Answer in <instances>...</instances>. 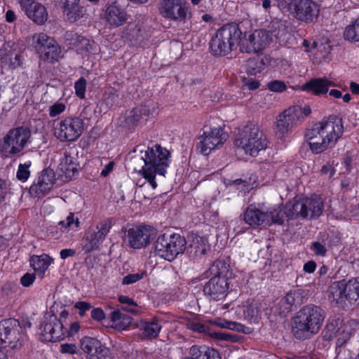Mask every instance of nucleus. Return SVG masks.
<instances>
[{
	"instance_id": "f3484780",
	"label": "nucleus",
	"mask_w": 359,
	"mask_h": 359,
	"mask_svg": "<svg viewBox=\"0 0 359 359\" xmlns=\"http://www.w3.org/2000/svg\"><path fill=\"white\" fill-rule=\"evenodd\" d=\"M58 306V304H54L44 316L40 327L41 336L43 341H57L64 337L62 323L57 318L55 313Z\"/></svg>"
},
{
	"instance_id": "09e8293b",
	"label": "nucleus",
	"mask_w": 359,
	"mask_h": 359,
	"mask_svg": "<svg viewBox=\"0 0 359 359\" xmlns=\"http://www.w3.org/2000/svg\"><path fill=\"white\" fill-rule=\"evenodd\" d=\"M66 109V104L64 102L57 101L48 107V114L50 117H55Z\"/></svg>"
},
{
	"instance_id": "473e14b6",
	"label": "nucleus",
	"mask_w": 359,
	"mask_h": 359,
	"mask_svg": "<svg viewBox=\"0 0 359 359\" xmlns=\"http://www.w3.org/2000/svg\"><path fill=\"white\" fill-rule=\"evenodd\" d=\"M69 39L71 41L70 44L72 48H74L76 51L80 54L89 53L93 48V42L83 36L77 35L76 34H71V38Z\"/></svg>"
},
{
	"instance_id": "6e6d98bb",
	"label": "nucleus",
	"mask_w": 359,
	"mask_h": 359,
	"mask_svg": "<svg viewBox=\"0 0 359 359\" xmlns=\"http://www.w3.org/2000/svg\"><path fill=\"white\" fill-rule=\"evenodd\" d=\"M36 279V275L34 273H26L20 278V283L23 287L31 286Z\"/></svg>"
},
{
	"instance_id": "9d476101",
	"label": "nucleus",
	"mask_w": 359,
	"mask_h": 359,
	"mask_svg": "<svg viewBox=\"0 0 359 359\" xmlns=\"http://www.w3.org/2000/svg\"><path fill=\"white\" fill-rule=\"evenodd\" d=\"M185 239L178 233L159 236L154 243V252L161 258L172 262L186 249Z\"/></svg>"
},
{
	"instance_id": "58836bf2",
	"label": "nucleus",
	"mask_w": 359,
	"mask_h": 359,
	"mask_svg": "<svg viewBox=\"0 0 359 359\" xmlns=\"http://www.w3.org/2000/svg\"><path fill=\"white\" fill-rule=\"evenodd\" d=\"M300 293L297 291H290L280 300L281 306L284 307L283 312H288L293 305L299 302Z\"/></svg>"
},
{
	"instance_id": "7c9ffc66",
	"label": "nucleus",
	"mask_w": 359,
	"mask_h": 359,
	"mask_svg": "<svg viewBox=\"0 0 359 359\" xmlns=\"http://www.w3.org/2000/svg\"><path fill=\"white\" fill-rule=\"evenodd\" d=\"M105 19L110 25L118 27L126 21L127 18L123 9L116 4H112L106 10Z\"/></svg>"
},
{
	"instance_id": "9b49d317",
	"label": "nucleus",
	"mask_w": 359,
	"mask_h": 359,
	"mask_svg": "<svg viewBox=\"0 0 359 359\" xmlns=\"http://www.w3.org/2000/svg\"><path fill=\"white\" fill-rule=\"evenodd\" d=\"M83 121L79 117L66 116L53 121V135L62 142L76 141L83 133Z\"/></svg>"
},
{
	"instance_id": "a18cd8bd",
	"label": "nucleus",
	"mask_w": 359,
	"mask_h": 359,
	"mask_svg": "<svg viewBox=\"0 0 359 359\" xmlns=\"http://www.w3.org/2000/svg\"><path fill=\"white\" fill-rule=\"evenodd\" d=\"M32 165V162L28 161L25 163H20L18 166V169L17 170L16 177L17 178L22 181L25 182L30 176L29 167Z\"/></svg>"
},
{
	"instance_id": "423d86ee",
	"label": "nucleus",
	"mask_w": 359,
	"mask_h": 359,
	"mask_svg": "<svg viewBox=\"0 0 359 359\" xmlns=\"http://www.w3.org/2000/svg\"><path fill=\"white\" fill-rule=\"evenodd\" d=\"M284 212L278 205L266 207L264 204H251L244 212L245 222L252 227L271 224H282L284 221Z\"/></svg>"
},
{
	"instance_id": "2eb2a0df",
	"label": "nucleus",
	"mask_w": 359,
	"mask_h": 359,
	"mask_svg": "<svg viewBox=\"0 0 359 359\" xmlns=\"http://www.w3.org/2000/svg\"><path fill=\"white\" fill-rule=\"evenodd\" d=\"M32 46L43 60L53 62L62 57V51L57 43L44 33L32 36Z\"/></svg>"
},
{
	"instance_id": "a211bd4d",
	"label": "nucleus",
	"mask_w": 359,
	"mask_h": 359,
	"mask_svg": "<svg viewBox=\"0 0 359 359\" xmlns=\"http://www.w3.org/2000/svg\"><path fill=\"white\" fill-rule=\"evenodd\" d=\"M302 112L299 106H293L283 111L276 117L273 130L278 139H283L291 131L292 127L301 123Z\"/></svg>"
},
{
	"instance_id": "aec40b11",
	"label": "nucleus",
	"mask_w": 359,
	"mask_h": 359,
	"mask_svg": "<svg viewBox=\"0 0 359 359\" xmlns=\"http://www.w3.org/2000/svg\"><path fill=\"white\" fill-rule=\"evenodd\" d=\"M112 226L110 219H104L90 226L83 237V249L86 252L97 250L104 241Z\"/></svg>"
},
{
	"instance_id": "052dcab7",
	"label": "nucleus",
	"mask_w": 359,
	"mask_h": 359,
	"mask_svg": "<svg viewBox=\"0 0 359 359\" xmlns=\"http://www.w3.org/2000/svg\"><path fill=\"white\" fill-rule=\"evenodd\" d=\"M91 317L93 320L101 321L105 318V314L100 308H95L91 311Z\"/></svg>"
},
{
	"instance_id": "e433bc0d",
	"label": "nucleus",
	"mask_w": 359,
	"mask_h": 359,
	"mask_svg": "<svg viewBox=\"0 0 359 359\" xmlns=\"http://www.w3.org/2000/svg\"><path fill=\"white\" fill-rule=\"evenodd\" d=\"M111 326L117 330H125L132 323L131 317L121 313L118 311H114L111 314Z\"/></svg>"
},
{
	"instance_id": "7ed1b4c3",
	"label": "nucleus",
	"mask_w": 359,
	"mask_h": 359,
	"mask_svg": "<svg viewBox=\"0 0 359 359\" xmlns=\"http://www.w3.org/2000/svg\"><path fill=\"white\" fill-rule=\"evenodd\" d=\"M140 159L143 161L144 166L138 172L155 189L158 186L155 180L156 175H165L170 163V153L165 148L155 145L145 151Z\"/></svg>"
},
{
	"instance_id": "69168bd1",
	"label": "nucleus",
	"mask_w": 359,
	"mask_h": 359,
	"mask_svg": "<svg viewBox=\"0 0 359 359\" xmlns=\"http://www.w3.org/2000/svg\"><path fill=\"white\" fill-rule=\"evenodd\" d=\"M316 269V264L313 261H309L304 264V271L311 273L315 271Z\"/></svg>"
},
{
	"instance_id": "39448f33",
	"label": "nucleus",
	"mask_w": 359,
	"mask_h": 359,
	"mask_svg": "<svg viewBox=\"0 0 359 359\" xmlns=\"http://www.w3.org/2000/svg\"><path fill=\"white\" fill-rule=\"evenodd\" d=\"M328 298L342 309L359 305V278L333 282L328 289Z\"/></svg>"
},
{
	"instance_id": "0e129e2a",
	"label": "nucleus",
	"mask_w": 359,
	"mask_h": 359,
	"mask_svg": "<svg viewBox=\"0 0 359 359\" xmlns=\"http://www.w3.org/2000/svg\"><path fill=\"white\" fill-rule=\"evenodd\" d=\"M7 194V189L6 182L4 180L0 179V204L4 200V198Z\"/></svg>"
},
{
	"instance_id": "0eeeda50",
	"label": "nucleus",
	"mask_w": 359,
	"mask_h": 359,
	"mask_svg": "<svg viewBox=\"0 0 359 359\" xmlns=\"http://www.w3.org/2000/svg\"><path fill=\"white\" fill-rule=\"evenodd\" d=\"M241 31L236 24L224 25L217 31L212 37L210 48L215 55H225L229 53L238 44Z\"/></svg>"
},
{
	"instance_id": "a19ab883",
	"label": "nucleus",
	"mask_w": 359,
	"mask_h": 359,
	"mask_svg": "<svg viewBox=\"0 0 359 359\" xmlns=\"http://www.w3.org/2000/svg\"><path fill=\"white\" fill-rule=\"evenodd\" d=\"M143 107L137 106L125 114V122L128 126H134L138 123L143 118Z\"/></svg>"
},
{
	"instance_id": "f257e3e1",
	"label": "nucleus",
	"mask_w": 359,
	"mask_h": 359,
	"mask_svg": "<svg viewBox=\"0 0 359 359\" xmlns=\"http://www.w3.org/2000/svg\"><path fill=\"white\" fill-rule=\"evenodd\" d=\"M344 133L341 121L329 117L313 124L306 130V138L313 154H320L335 145Z\"/></svg>"
},
{
	"instance_id": "412c9836",
	"label": "nucleus",
	"mask_w": 359,
	"mask_h": 359,
	"mask_svg": "<svg viewBox=\"0 0 359 359\" xmlns=\"http://www.w3.org/2000/svg\"><path fill=\"white\" fill-rule=\"evenodd\" d=\"M159 12L165 18L185 21L191 16L190 8L184 0H161Z\"/></svg>"
},
{
	"instance_id": "864d4df0",
	"label": "nucleus",
	"mask_w": 359,
	"mask_h": 359,
	"mask_svg": "<svg viewBox=\"0 0 359 359\" xmlns=\"http://www.w3.org/2000/svg\"><path fill=\"white\" fill-rule=\"evenodd\" d=\"M145 272L140 271L136 273L128 274L122 280V284L130 285L137 282L138 280L143 278L145 275Z\"/></svg>"
},
{
	"instance_id": "4468645a",
	"label": "nucleus",
	"mask_w": 359,
	"mask_h": 359,
	"mask_svg": "<svg viewBox=\"0 0 359 359\" xmlns=\"http://www.w3.org/2000/svg\"><path fill=\"white\" fill-rule=\"evenodd\" d=\"M31 137L30 131L25 128L11 130L3 138L1 150L4 156L20 154L27 145Z\"/></svg>"
},
{
	"instance_id": "dca6fc26",
	"label": "nucleus",
	"mask_w": 359,
	"mask_h": 359,
	"mask_svg": "<svg viewBox=\"0 0 359 359\" xmlns=\"http://www.w3.org/2000/svg\"><path fill=\"white\" fill-rule=\"evenodd\" d=\"M228 135L221 127H214L205 130L199 136L197 144L198 151L204 156L220 149L227 140Z\"/></svg>"
},
{
	"instance_id": "4c0bfd02",
	"label": "nucleus",
	"mask_w": 359,
	"mask_h": 359,
	"mask_svg": "<svg viewBox=\"0 0 359 359\" xmlns=\"http://www.w3.org/2000/svg\"><path fill=\"white\" fill-rule=\"evenodd\" d=\"M79 219L74 212H69L65 219L60 221L58 225L65 232L76 231L79 228Z\"/></svg>"
},
{
	"instance_id": "4be33fe9",
	"label": "nucleus",
	"mask_w": 359,
	"mask_h": 359,
	"mask_svg": "<svg viewBox=\"0 0 359 359\" xmlns=\"http://www.w3.org/2000/svg\"><path fill=\"white\" fill-rule=\"evenodd\" d=\"M80 348L85 355L86 359H113L111 350L100 340L83 337L80 340Z\"/></svg>"
},
{
	"instance_id": "8fccbe9b",
	"label": "nucleus",
	"mask_w": 359,
	"mask_h": 359,
	"mask_svg": "<svg viewBox=\"0 0 359 359\" xmlns=\"http://www.w3.org/2000/svg\"><path fill=\"white\" fill-rule=\"evenodd\" d=\"M118 98V94L116 91L111 90L109 92L106 93L103 97V104L106 105L105 109L112 107L116 102Z\"/></svg>"
},
{
	"instance_id": "ea45409f",
	"label": "nucleus",
	"mask_w": 359,
	"mask_h": 359,
	"mask_svg": "<svg viewBox=\"0 0 359 359\" xmlns=\"http://www.w3.org/2000/svg\"><path fill=\"white\" fill-rule=\"evenodd\" d=\"M215 323L222 328H226L245 334L250 332V329L249 327L236 322L219 319L216 320Z\"/></svg>"
},
{
	"instance_id": "5fc2aeb1",
	"label": "nucleus",
	"mask_w": 359,
	"mask_h": 359,
	"mask_svg": "<svg viewBox=\"0 0 359 359\" xmlns=\"http://www.w3.org/2000/svg\"><path fill=\"white\" fill-rule=\"evenodd\" d=\"M91 304L87 302H77L74 304V308L79 310L80 316H83L87 311L90 309Z\"/></svg>"
},
{
	"instance_id": "c9c22d12",
	"label": "nucleus",
	"mask_w": 359,
	"mask_h": 359,
	"mask_svg": "<svg viewBox=\"0 0 359 359\" xmlns=\"http://www.w3.org/2000/svg\"><path fill=\"white\" fill-rule=\"evenodd\" d=\"M59 169L67 179L70 180L77 171V164L73 157L65 154L59 164Z\"/></svg>"
},
{
	"instance_id": "cd10ccee",
	"label": "nucleus",
	"mask_w": 359,
	"mask_h": 359,
	"mask_svg": "<svg viewBox=\"0 0 359 359\" xmlns=\"http://www.w3.org/2000/svg\"><path fill=\"white\" fill-rule=\"evenodd\" d=\"M235 313L240 319H245L251 322H257L260 311L257 304L247 302L245 304L238 306Z\"/></svg>"
},
{
	"instance_id": "c756f323",
	"label": "nucleus",
	"mask_w": 359,
	"mask_h": 359,
	"mask_svg": "<svg viewBox=\"0 0 359 359\" xmlns=\"http://www.w3.org/2000/svg\"><path fill=\"white\" fill-rule=\"evenodd\" d=\"M54 259L47 254L32 255L30 258V264L36 274L43 278L49 266L53 263Z\"/></svg>"
},
{
	"instance_id": "e2e57ef3",
	"label": "nucleus",
	"mask_w": 359,
	"mask_h": 359,
	"mask_svg": "<svg viewBox=\"0 0 359 359\" xmlns=\"http://www.w3.org/2000/svg\"><path fill=\"white\" fill-rule=\"evenodd\" d=\"M63 4L64 11L79 4L80 0H60Z\"/></svg>"
},
{
	"instance_id": "6ab92c4d",
	"label": "nucleus",
	"mask_w": 359,
	"mask_h": 359,
	"mask_svg": "<svg viewBox=\"0 0 359 359\" xmlns=\"http://www.w3.org/2000/svg\"><path fill=\"white\" fill-rule=\"evenodd\" d=\"M220 262L214 263L210 270L215 276L205 285L203 291L211 299L219 301L225 298L227 294L229 284L227 279L224 276H222V272H219Z\"/></svg>"
},
{
	"instance_id": "f704fd0d",
	"label": "nucleus",
	"mask_w": 359,
	"mask_h": 359,
	"mask_svg": "<svg viewBox=\"0 0 359 359\" xmlns=\"http://www.w3.org/2000/svg\"><path fill=\"white\" fill-rule=\"evenodd\" d=\"M191 355L197 359H221L219 353L214 348L203 346H192L190 349Z\"/></svg>"
},
{
	"instance_id": "f03ea898",
	"label": "nucleus",
	"mask_w": 359,
	"mask_h": 359,
	"mask_svg": "<svg viewBox=\"0 0 359 359\" xmlns=\"http://www.w3.org/2000/svg\"><path fill=\"white\" fill-rule=\"evenodd\" d=\"M324 318V313L320 307L313 305L304 306L292 320L294 336L302 340L311 338L318 332Z\"/></svg>"
},
{
	"instance_id": "774afa93",
	"label": "nucleus",
	"mask_w": 359,
	"mask_h": 359,
	"mask_svg": "<svg viewBox=\"0 0 359 359\" xmlns=\"http://www.w3.org/2000/svg\"><path fill=\"white\" fill-rule=\"evenodd\" d=\"M321 172L324 175H327L330 177H332L334 174V170L330 165H323Z\"/></svg>"
},
{
	"instance_id": "b1692460",
	"label": "nucleus",
	"mask_w": 359,
	"mask_h": 359,
	"mask_svg": "<svg viewBox=\"0 0 359 359\" xmlns=\"http://www.w3.org/2000/svg\"><path fill=\"white\" fill-rule=\"evenodd\" d=\"M155 236V231L150 226H141L130 229L128 231V242L134 249H140L148 245Z\"/></svg>"
},
{
	"instance_id": "20e7f679",
	"label": "nucleus",
	"mask_w": 359,
	"mask_h": 359,
	"mask_svg": "<svg viewBox=\"0 0 359 359\" xmlns=\"http://www.w3.org/2000/svg\"><path fill=\"white\" fill-rule=\"evenodd\" d=\"M234 144L245 154L257 156L267 147L268 140L259 126L250 123L239 128Z\"/></svg>"
},
{
	"instance_id": "c85d7f7f",
	"label": "nucleus",
	"mask_w": 359,
	"mask_h": 359,
	"mask_svg": "<svg viewBox=\"0 0 359 359\" xmlns=\"http://www.w3.org/2000/svg\"><path fill=\"white\" fill-rule=\"evenodd\" d=\"M22 57L18 50L9 49L1 55V65L3 68L13 70L21 67L22 64Z\"/></svg>"
},
{
	"instance_id": "72a5a7b5",
	"label": "nucleus",
	"mask_w": 359,
	"mask_h": 359,
	"mask_svg": "<svg viewBox=\"0 0 359 359\" xmlns=\"http://www.w3.org/2000/svg\"><path fill=\"white\" fill-rule=\"evenodd\" d=\"M139 327L142 331V336L144 338L148 339H154L157 337L161 330V325L155 318L151 322H141L139 325Z\"/></svg>"
},
{
	"instance_id": "4d7b16f0",
	"label": "nucleus",
	"mask_w": 359,
	"mask_h": 359,
	"mask_svg": "<svg viewBox=\"0 0 359 359\" xmlns=\"http://www.w3.org/2000/svg\"><path fill=\"white\" fill-rule=\"evenodd\" d=\"M311 248L316 255L325 256L327 252L325 246L320 242H313Z\"/></svg>"
},
{
	"instance_id": "5701e85b",
	"label": "nucleus",
	"mask_w": 359,
	"mask_h": 359,
	"mask_svg": "<svg viewBox=\"0 0 359 359\" xmlns=\"http://www.w3.org/2000/svg\"><path fill=\"white\" fill-rule=\"evenodd\" d=\"M289 9L297 20L306 22H312L318 14V6L311 0H291Z\"/></svg>"
},
{
	"instance_id": "603ef678",
	"label": "nucleus",
	"mask_w": 359,
	"mask_h": 359,
	"mask_svg": "<svg viewBox=\"0 0 359 359\" xmlns=\"http://www.w3.org/2000/svg\"><path fill=\"white\" fill-rule=\"evenodd\" d=\"M86 88V81L83 78H80L74 84L75 93L80 99L85 97Z\"/></svg>"
},
{
	"instance_id": "c03bdc74",
	"label": "nucleus",
	"mask_w": 359,
	"mask_h": 359,
	"mask_svg": "<svg viewBox=\"0 0 359 359\" xmlns=\"http://www.w3.org/2000/svg\"><path fill=\"white\" fill-rule=\"evenodd\" d=\"M140 107H143V115L144 116H153L156 115L158 111V103L154 100H149L140 105Z\"/></svg>"
},
{
	"instance_id": "13d9d810",
	"label": "nucleus",
	"mask_w": 359,
	"mask_h": 359,
	"mask_svg": "<svg viewBox=\"0 0 359 359\" xmlns=\"http://www.w3.org/2000/svg\"><path fill=\"white\" fill-rule=\"evenodd\" d=\"M78 351L74 344H62L60 346V351L62 353L75 354Z\"/></svg>"
},
{
	"instance_id": "680f3d73",
	"label": "nucleus",
	"mask_w": 359,
	"mask_h": 359,
	"mask_svg": "<svg viewBox=\"0 0 359 359\" xmlns=\"http://www.w3.org/2000/svg\"><path fill=\"white\" fill-rule=\"evenodd\" d=\"M245 86L248 87L249 90H253L259 88L260 83L259 81L256 79H251L245 82Z\"/></svg>"
},
{
	"instance_id": "a878e982",
	"label": "nucleus",
	"mask_w": 359,
	"mask_h": 359,
	"mask_svg": "<svg viewBox=\"0 0 359 359\" xmlns=\"http://www.w3.org/2000/svg\"><path fill=\"white\" fill-rule=\"evenodd\" d=\"M54 180V172L50 169L43 170L30 187V194L36 197L46 195L53 187Z\"/></svg>"
},
{
	"instance_id": "bf43d9fd",
	"label": "nucleus",
	"mask_w": 359,
	"mask_h": 359,
	"mask_svg": "<svg viewBox=\"0 0 359 359\" xmlns=\"http://www.w3.org/2000/svg\"><path fill=\"white\" fill-rule=\"evenodd\" d=\"M187 327L196 332H206V327L203 324L200 323L198 321H189L187 324Z\"/></svg>"
},
{
	"instance_id": "de8ad7c7",
	"label": "nucleus",
	"mask_w": 359,
	"mask_h": 359,
	"mask_svg": "<svg viewBox=\"0 0 359 359\" xmlns=\"http://www.w3.org/2000/svg\"><path fill=\"white\" fill-rule=\"evenodd\" d=\"M118 301L121 304H126V306H124L123 307V309L124 310H126V311L130 312L133 313H137V305L132 299L129 298L127 296L121 295L118 297Z\"/></svg>"
},
{
	"instance_id": "393cba45",
	"label": "nucleus",
	"mask_w": 359,
	"mask_h": 359,
	"mask_svg": "<svg viewBox=\"0 0 359 359\" xmlns=\"http://www.w3.org/2000/svg\"><path fill=\"white\" fill-rule=\"evenodd\" d=\"M27 16L38 25L45 23L48 17L46 8L34 0H18Z\"/></svg>"
},
{
	"instance_id": "37998d69",
	"label": "nucleus",
	"mask_w": 359,
	"mask_h": 359,
	"mask_svg": "<svg viewBox=\"0 0 359 359\" xmlns=\"http://www.w3.org/2000/svg\"><path fill=\"white\" fill-rule=\"evenodd\" d=\"M64 13L69 20L76 22L83 18L86 15V11L83 7L79 6V4H77L76 6H73V8L65 11Z\"/></svg>"
},
{
	"instance_id": "ddd939ff",
	"label": "nucleus",
	"mask_w": 359,
	"mask_h": 359,
	"mask_svg": "<svg viewBox=\"0 0 359 359\" xmlns=\"http://www.w3.org/2000/svg\"><path fill=\"white\" fill-rule=\"evenodd\" d=\"M25 336L19 321L14 318L0 321V344L11 349L22 347Z\"/></svg>"
},
{
	"instance_id": "338daca9",
	"label": "nucleus",
	"mask_w": 359,
	"mask_h": 359,
	"mask_svg": "<svg viewBox=\"0 0 359 359\" xmlns=\"http://www.w3.org/2000/svg\"><path fill=\"white\" fill-rule=\"evenodd\" d=\"M60 257L65 259L69 257H72L75 255V250L73 249H63L60 252Z\"/></svg>"
},
{
	"instance_id": "6e6552de",
	"label": "nucleus",
	"mask_w": 359,
	"mask_h": 359,
	"mask_svg": "<svg viewBox=\"0 0 359 359\" xmlns=\"http://www.w3.org/2000/svg\"><path fill=\"white\" fill-rule=\"evenodd\" d=\"M358 326L356 320H344L339 318L330 319L322 334L325 340H337V346L346 344L354 334Z\"/></svg>"
},
{
	"instance_id": "49530a36",
	"label": "nucleus",
	"mask_w": 359,
	"mask_h": 359,
	"mask_svg": "<svg viewBox=\"0 0 359 359\" xmlns=\"http://www.w3.org/2000/svg\"><path fill=\"white\" fill-rule=\"evenodd\" d=\"M265 67L263 60H251L248 62L247 71L250 74H256L262 72Z\"/></svg>"
},
{
	"instance_id": "f8f14e48",
	"label": "nucleus",
	"mask_w": 359,
	"mask_h": 359,
	"mask_svg": "<svg viewBox=\"0 0 359 359\" xmlns=\"http://www.w3.org/2000/svg\"><path fill=\"white\" fill-rule=\"evenodd\" d=\"M272 41L270 32L257 29L241 33L238 42L240 50L246 53H260L266 49Z\"/></svg>"
},
{
	"instance_id": "bb28decb",
	"label": "nucleus",
	"mask_w": 359,
	"mask_h": 359,
	"mask_svg": "<svg viewBox=\"0 0 359 359\" xmlns=\"http://www.w3.org/2000/svg\"><path fill=\"white\" fill-rule=\"evenodd\" d=\"M337 86V84L327 78L311 79L302 86V90L311 92L316 95L326 94L330 87Z\"/></svg>"
},
{
	"instance_id": "2f4dec72",
	"label": "nucleus",
	"mask_w": 359,
	"mask_h": 359,
	"mask_svg": "<svg viewBox=\"0 0 359 359\" xmlns=\"http://www.w3.org/2000/svg\"><path fill=\"white\" fill-rule=\"evenodd\" d=\"M189 238L191 253H194L196 257L203 256L209 250L210 246L206 237L192 234Z\"/></svg>"
},
{
	"instance_id": "79ce46f5",
	"label": "nucleus",
	"mask_w": 359,
	"mask_h": 359,
	"mask_svg": "<svg viewBox=\"0 0 359 359\" xmlns=\"http://www.w3.org/2000/svg\"><path fill=\"white\" fill-rule=\"evenodd\" d=\"M344 36L349 41H359V18L353 21L345 28Z\"/></svg>"
},
{
	"instance_id": "3c124183",
	"label": "nucleus",
	"mask_w": 359,
	"mask_h": 359,
	"mask_svg": "<svg viewBox=\"0 0 359 359\" xmlns=\"http://www.w3.org/2000/svg\"><path fill=\"white\" fill-rule=\"evenodd\" d=\"M267 88L272 92L282 93L286 90L287 86L283 81L274 80L267 83Z\"/></svg>"
},
{
	"instance_id": "1a4fd4ad",
	"label": "nucleus",
	"mask_w": 359,
	"mask_h": 359,
	"mask_svg": "<svg viewBox=\"0 0 359 359\" xmlns=\"http://www.w3.org/2000/svg\"><path fill=\"white\" fill-rule=\"evenodd\" d=\"M323 204L321 198L317 196L300 201L294 200L285 206L284 216L288 219L297 217L316 218L323 212Z\"/></svg>"
}]
</instances>
